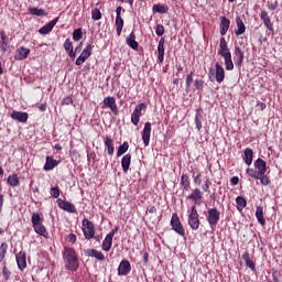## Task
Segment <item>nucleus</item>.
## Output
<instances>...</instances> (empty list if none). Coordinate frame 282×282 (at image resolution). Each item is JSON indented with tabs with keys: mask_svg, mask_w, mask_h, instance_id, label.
<instances>
[{
	"mask_svg": "<svg viewBox=\"0 0 282 282\" xmlns=\"http://www.w3.org/2000/svg\"><path fill=\"white\" fill-rule=\"evenodd\" d=\"M30 56V48L26 47H19L15 52L14 59L15 61H25Z\"/></svg>",
	"mask_w": 282,
	"mask_h": 282,
	"instance_id": "15",
	"label": "nucleus"
},
{
	"mask_svg": "<svg viewBox=\"0 0 282 282\" xmlns=\"http://www.w3.org/2000/svg\"><path fill=\"white\" fill-rule=\"evenodd\" d=\"M280 276H281V271H273L272 272V279H273V282H280Z\"/></svg>",
	"mask_w": 282,
	"mask_h": 282,
	"instance_id": "55",
	"label": "nucleus"
},
{
	"mask_svg": "<svg viewBox=\"0 0 282 282\" xmlns=\"http://www.w3.org/2000/svg\"><path fill=\"white\" fill-rule=\"evenodd\" d=\"M61 164V161L54 160L52 156H46V162L44 164V170L45 171H54L56 169V165Z\"/></svg>",
	"mask_w": 282,
	"mask_h": 282,
	"instance_id": "18",
	"label": "nucleus"
},
{
	"mask_svg": "<svg viewBox=\"0 0 282 282\" xmlns=\"http://www.w3.org/2000/svg\"><path fill=\"white\" fill-rule=\"evenodd\" d=\"M221 217V213L218 212L217 208H210L207 212V221L209 224V228L212 230H215L217 228V225L219 224V219Z\"/></svg>",
	"mask_w": 282,
	"mask_h": 282,
	"instance_id": "5",
	"label": "nucleus"
},
{
	"mask_svg": "<svg viewBox=\"0 0 282 282\" xmlns=\"http://www.w3.org/2000/svg\"><path fill=\"white\" fill-rule=\"evenodd\" d=\"M102 109L108 108L115 116H118V104H116V97H105Z\"/></svg>",
	"mask_w": 282,
	"mask_h": 282,
	"instance_id": "8",
	"label": "nucleus"
},
{
	"mask_svg": "<svg viewBox=\"0 0 282 282\" xmlns=\"http://www.w3.org/2000/svg\"><path fill=\"white\" fill-rule=\"evenodd\" d=\"M228 30H230V20L226 17L220 18V35L226 36Z\"/></svg>",
	"mask_w": 282,
	"mask_h": 282,
	"instance_id": "17",
	"label": "nucleus"
},
{
	"mask_svg": "<svg viewBox=\"0 0 282 282\" xmlns=\"http://www.w3.org/2000/svg\"><path fill=\"white\" fill-rule=\"evenodd\" d=\"M11 118H12L13 120H18V122L25 123V122H28L29 116H28V112L13 111V112L11 113Z\"/></svg>",
	"mask_w": 282,
	"mask_h": 282,
	"instance_id": "22",
	"label": "nucleus"
},
{
	"mask_svg": "<svg viewBox=\"0 0 282 282\" xmlns=\"http://www.w3.org/2000/svg\"><path fill=\"white\" fill-rule=\"evenodd\" d=\"M181 185L183 186V189L191 191V180L188 178V175L183 174L181 176Z\"/></svg>",
	"mask_w": 282,
	"mask_h": 282,
	"instance_id": "38",
	"label": "nucleus"
},
{
	"mask_svg": "<svg viewBox=\"0 0 282 282\" xmlns=\"http://www.w3.org/2000/svg\"><path fill=\"white\" fill-rule=\"evenodd\" d=\"M131 122L132 124H134V127H138V124H140V117L138 115H134V112H132L131 115Z\"/></svg>",
	"mask_w": 282,
	"mask_h": 282,
	"instance_id": "52",
	"label": "nucleus"
},
{
	"mask_svg": "<svg viewBox=\"0 0 282 282\" xmlns=\"http://www.w3.org/2000/svg\"><path fill=\"white\" fill-rule=\"evenodd\" d=\"M152 11L154 14H166L169 12V6L166 4H153Z\"/></svg>",
	"mask_w": 282,
	"mask_h": 282,
	"instance_id": "28",
	"label": "nucleus"
},
{
	"mask_svg": "<svg viewBox=\"0 0 282 282\" xmlns=\"http://www.w3.org/2000/svg\"><path fill=\"white\" fill-rule=\"evenodd\" d=\"M158 61L164 63V37L159 41L158 45Z\"/></svg>",
	"mask_w": 282,
	"mask_h": 282,
	"instance_id": "30",
	"label": "nucleus"
},
{
	"mask_svg": "<svg viewBox=\"0 0 282 282\" xmlns=\"http://www.w3.org/2000/svg\"><path fill=\"white\" fill-rule=\"evenodd\" d=\"M83 39V29H75L73 32V41H80Z\"/></svg>",
	"mask_w": 282,
	"mask_h": 282,
	"instance_id": "48",
	"label": "nucleus"
},
{
	"mask_svg": "<svg viewBox=\"0 0 282 282\" xmlns=\"http://www.w3.org/2000/svg\"><path fill=\"white\" fill-rule=\"evenodd\" d=\"M230 184L231 186H237V184H239V178L237 176H232L230 178Z\"/></svg>",
	"mask_w": 282,
	"mask_h": 282,
	"instance_id": "62",
	"label": "nucleus"
},
{
	"mask_svg": "<svg viewBox=\"0 0 282 282\" xmlns=\"http://www.w3.org/2000/svg\"><path fill=\"white\" fill-rule=\"evenodd\" d=\"M121 166L123 173H127L129 171V166H131V153H127L121 159Z\"/></svg>",
	"mask_w": 282,
	"mask_h": 282,
	"instance_id": "26",
	"label": "nucleus"
},
{
	"mask_svg": "<svg viewBox=\"0 0 282 282\" xmlns=\"http://www.w3.org/2000/svg\"><path fill=\"white\" fill-rule=\"evenodd\" d=\"M30 14H33V17H45V10L39 9V8H30L29 9Z\"/></svg>",
	"mask_w": 282,
	"mask_h": 282,
	"instance_id": "41",
	"label": "nucleus"
},
{
	"mask_svg": "<svg viewBox=\"0 0 282 282\" xmlns=\"http://www.w3.org/2000/svg\"><path fill=\"white\" fill-rule=\"evenodd\" d=\"M260 19L261 21H263V24L265 25L267 29L270 30V32H272V30H274L272 21L270 20V15L268 14V11H262L260 14Z\"/></svg>",
	"mask_w": 282,
	"mask_h": 282,
	"instance_id": "19",
	"label": "nucleus"
},
{
	"mask_svg": "<svg viewBox=\"0 0 282 282\" xmlns=\"http://www.w3.org/2000/svg\"><path fill=\"white\" fill-rule=\"evenodd\" d=\"M256 218L260 226H265V218L263 217V208L261 206L256 208Z\"/></svg>",
	"mask_w": 282,
	"mask_h": 282,
	"instance_id": "34",
	"label": "nucleus"
},
{
	"mask_svg": "<svg viewBox=\"0 0 282 282\" xmlns=\"http://www.w3.org/2000/svg\"><path fill=\"white\" fill-rule=\"evenodd\" d=\"M15 260H17L19 270H21V272H23L28 268V260L25 258V251H20L15 256Z\"/></svg>",
	"mask_w": 282,
	"mask_h": 282,
	"instance_id": "13",
	"label": "nucleus"
},
{
	"mask_svg": "<svg viewBox=\"0 0 282 282\" xmlns=\"http://www.w3.org/2000/svg\"><path fill=\"white\" fill-rule=\"evenodd\" d=\"M141 135L144 147H149L151 142V122H145Z\"/></svg>",
	"mask_w": 282,
	"mask_h": 282,
	"instance_id": "11",
	"label": "nucleus"
},
{
	"mask_svg": "<svg viewBox=\"0 0 282 282\" xmlns=\"http://www.w3.org/2000/svg\"><path fill=\"white\" fill-rule=\"evenodd\" d=\"M242 259H243L245 263H246L247 261H250V253H249L248 251H245V252L242 253Z\"/></svg>",
	"mask_w": 282,
	"mask_h": 282,
	"instance_id": "63",
	"label": "nucleus"
},
{
	"mask_svg": "<svg viewBox=\"0 0 282 282\" xmlns=\"http://www.w3.org/2000/svg\"><path fill=\"white\" fill-rule=\"evenodd\" d=\"M236 65L241 67L243 65V51L239 46H235Z\"/></svg>",
	"mask_w": 282,
	"mask_h": 282,
	"instance_id": "25",
	"label": "nucleus"
},
{
	"mask_svg": "<svg viewBox=\"0 0 282 282\" xmlns=\"http://www.w3.org/2000/svg\"><path fill=\"white\" fill-rule=\"evenodd\" d=\"M216 72L215 69L210 68L208 72V78L213 83L215 80Z\"/></svg>",
	"mask_w": 282,
	"mask_h": 282,
	"instance_id": "59",
	"label": "nucleus"
},
{
	"mask_svg": "<svg viewBox=\"0 0 282 282\" xmlns=\"http://www.w3.org/2000/svg\"><path fill=\"white\" fill-rule=\"evenodd\" d=\"M142 109H147V104L142 102V104L137 105L132 113H134L135 116L141 118Z\"/></svg>",
	"mask_w": 282,
	"mask_h": 282,
	"instance_id": "44",
	"label": "nucleus"
},
{
	"mask_svg": "<svg viewBox=\"0 0 282 282\" xmlns=\"http://www.w3.org/2000/svg\"><path fill=\"white\" fill-rule=\"evenodd\" d=\"M6 254H8V243L2 242L0 245V263L6 259Z\"/></svg>",
	"mask_w": 282,
	"mask_h": 282,
	"instance_id": "42",
	"label": "nucleus"
},
{
	"mask_svg": "<svg viewBox=\"0 0 282 282\" xmlns=\"http://www.w3.org/2000/svg\"><path fill=\"white\" fill-rule=\"evenodd\" d=\"M91 50H94V46L91 44H88L83 51H82V56L85 58H89L91 56Z\"/></svg>",
	"mask_w": 282,
	"mask_h": 282,
	"instance_id": "45",
	"label": "nucleus"
},
{
	"mask_svg": "<svg viewBox=\"0 0 282 282\" xmlns=\"http://www.w3.org/2000/svg\"><path fill=\"white\" fill-rule=\"evenodd\" d=\"M228 53H230V50H228V42H226V37H221L218 54L224 56V54Z\"/></svg>",
	"mask_w": 282,
	"mask_h": 282,
	"instance_id": "33",
	"label": "nucleus"
},
{
	"mask_svg": "<svg viewBox=\"0 0 282 282\" xmlns=\"http://www.w3.org/2000/svg\"><path fill=\"white\" fill-rule=\"evenodd\" d=\"M155 34L158 36H164V25L158 24L155 28Z\"/></svg>",
	"mask_w": 282,
	"mask_h": 282,
	"instance_id": "51",
	"label": "nucleus"
},
{
	"mask_svg": "<svg viewBox=\"0 0 282 282\" xmlns=\"http://www.w3.org/2000/svg\"><path fill=\"white\" fill-rule=\"evenodd\" d=\"M223 58H225V67L228 72H232L235 69V64L232 63V54L224 53Z\"/></svg>",
	"mask_w": 282,
	"mask_h": 282,
	"instance_id": "24",
	"label": "nucleus"
},
{
	"mask_svg": "<svg viewBox=\"0 0 282 282\" xmlns=\"http://www.w3.org/2000/svg\"><path fill=\"white\" fill-rule=\"evenodd\" d=\"M2 276L6 281H8V279H10V270H8V267L2 268Z\"/></svg>",
	"mask_w": 282,
	"mask_h": 282,
	"instance_id": "54",
	"label": "nucleus"
},
{
	"mask_svg": "<svg viewBox=\"0 0 282 282\" xmlns=\"http://www.w3.org/2000/svg\"><path fill=\"white\" fill-rule=\"evenodd\" d=\"M69 243H76V235L69 234L67 237Z\"/></svg>",
	"mask_w": 282,
	"mask_h": 282,
	"instance_id": "61",
	"label": "nucleus"
},
{
	"mask_svg": "<svg viewBox=\"0 0 282 282\" xmlns=\"http://www.w3.org/2000/svg\"><path fill=\"white\" fill-rule=\"evenodd\" d=\"M88 257H94L95 259H97V261H105V254L96 249L89 250Z\"/></svg>",
	"mask_w": 282,
	"mask_h": 282,
	"instance_id": "36",
	"label": "nucleus"
},
{
	"mask_svg": "<svg viewBox=\"0 0 282 282\" xmlns=\"http://www.w3.org/2000/svg\"><path fill=\"white\" fill-rule=\"evenodd\" d=\"M188 226L192 230H199V214L197 213V207L192 206L188 215Z\"/></svg>",
	"mask_w": 282,
	"mask_h": 282,
	"instance_id": "6",
	"label": "nucleus"
},
{
	"mask_svg": "<svg viewBox=\"0 0 282 282\" xmlns=\"http://www.w3.org/2000/svg\"><path fill=\"white\" fill-rule=\"evenodd\" d=\"M246 267H247V268H250V270H251L252 272H257V267H256V264H254V262H253L252 260H247Z\"/></svg>",
	"mask_w": 282,
	"mask_h": 282,
	"instance_id": "53",
	"label": "nucleus"
},
{
	"mask_svg": "<svg viewBox=\"0 0 282 282\" xmlns=\"http://www.w3.org/2000/svg\"><path fill=\"white\" fill-rule=\"evenodd\" d=\"M193 84V72L186 77V91H191V85Z\"/></svg>",
	"mask_w": 282,
	"mask_h": 282,
	"instance_id": "49",
	"label": "nucleus"
},
{
	"mask_svg": "<svg viewBox=\"0 0 282 282\" xmlns=\"http://www.w3.org/2000/svg\"><path fill=\"white\" fill-rule=\"evenodd\" d=\"M51 195H52L55 199H58V197L61 196V188H58V186L52 187V188H51Z\"/></svg>",
	"mask_w": 282,
	"mask_h": 282,
	"instance_id": "50",
	"label": "nucleus"
},
{
	"mask_svg": "<svg viewBox=\"0 0 282 282\" xmlns=\"http://www.w3.org/2000/svg\"><path fill=\"white\" fill-rule=\"evenodd\" d=\"M63 259L66 270H70V272H76L80 267L78 254H76V250H74V248H64Z\"/></svg>",
	"mask_w": 282,
	"mask_h": 282,
	"instance_id": "1",
	"label": "nucleus"
},
{
	"mask_svg": "<svg viewBox=\"0 0 282 282\" xmlns=\"http://www.w3.org/2000/svg\"><path fill=\"white\" fill-rule=\"evenodd\" d=\"M129 272H131V262H129V260H122L118 267V275L127 276Z\"/></svg>",
	"mask_w": 282,
	"mask_h": 282,
	"instance_id": "10",
	"label": "nucleus"
},
{
	"mask_svg": "<svg viewBox=\"0 0 282 282\" xmlns=\"http://www.w3.org/2000/svg\"><path fill=\"white\" fill-rule=\"evenodd\" d=\"M253 164L259 175H265V172L268 171V163L263 159L256 160Z\"/></svg>",
	"mask_w": 282,
	"mask_h": 282,
	"instance_id": "14",
	"label": "nucleus"
},
{
	"mask_svg": "<svg viewBox=\"0 0 282 282\" xmlns=\"http://www.w3.org/2000/svg\"><path fill=\"white\" fill-rule=\"evenodd\" d=\"M129 151V142L124 141L117 150V158L124 155Z\"/></svg>",
	"mask_w": 282,
	"mask_h": 282,
	"instance_id": "40",
	"label": "nucleus"
},
{
	"mask_svg": "<svg viewBox=\"0 0 282 282\" xmlns=\"http://www.w3.org/2000/svg\"><path fill=\"white\" fill-rule=\"evenodd\" d=\"M203 116H202V108H198L196 110V116H195V124H196V129L197 131H202V120H203Z\"/></svg>",
	"mask_w": 282,
	"mask_h": 282,
	"instance_id": "37",
	"label": "nucleus"
},
{
	"mask_svg": "<svg viewBox=\"0 0 282 282\" xmlns=\"http://www.w3.org/2000/svg\"><path fill=\"white\" fill-rule=\"evenodd\" d=\"M104 144L107 148L108 155H113L116 151V149L113 148V139H111V137L109 135H106Z\"/></svg>",
	"mask_w": 282,
	"mask_h": 282,
	"instance_id": "27",
	"label": "nucleus"
},
{
	"mask_svg": "<svg viewBox=\"0 0 282 282\" xmlns=\"http://www.w3.org/2000/svg\"><path fill=\"white\" fill-rule=\"evenodd\" d=\"M116 28H117V35L120 36L122 34V28H124V20L122 17L116 18Z\"/></svg>",
	"mask_w": 282,
	"mask_h": 282,
	"instance_id": "39",
	"label": "nucleus"
},
{
	"mask_svg": "<svg viewBox=\"0 0 282 282\" xmlns=\"http://www.w3.org/2000/svg\"><path fill=\"white\" fill-rule=\"evenodd\" d=\"M85 61H87V57L79 55L75 62V65H83V63H85Z\"/></svg>",
	"mask_w": 282,
	"mask_h": 282,
	"instance_id": "57",
	"label": "nucleus"
},
{
	"mask_svg": "<svg viewBox=\"0 0 282 282\" xmlns=\"http://www.w3.org/2000/svg\"><path fill=\"white\" fill-rule=\"evenodd\" d=\"M73 102H74V99H72V97H65L62 100V105H73Z\"/></svg>",
	"mask_w": 282,
	"mask_h": 282,
	"instance_id": "60",
	"label": "nucleus"
},
{
	"mask_svg": "<svg viewBox=\"0 0 282 282\" xmlns=\"http://www.w3.org/2000/svg\"><path fill=\"white\" fill-rule=\"evenodd\" d=\"M236 204H237V210H239V213H241V210H243V208H246V206H248V200H246V197H243V196H238L236 198Z\"/></svg>",
	"mask_w": 282,
	"mask_h": 282,
	"instance_id": "35",
	"label": "nucleus"
},
{
	"mask_svg": "<svg viewBox=\"0 0 282 282\" xmlns=\"http://www.w3.org/2000/svg\"><path fill=\"white\" fill-rule=\"evenodd\" d=\"M236 25L238 30L236 31V36H241V34L246 33V24L243 23V20H241L239 17L236 18Z\"/></svg>",
	"mask_w": 282,
	"mask_h": 282,
	"instance_id": "31",
	"label": "nucleus"
},
{
	"mask_svg": "<svg viewBox=\"0 0 282 282\" xmlns=\"http://www.w3.org/2000/svg\"><path fill=\"white\" fill-rule=\"evenodd\" d=\"M57 206L58 208H61L62 210H65V213H70V214H76L77 210H76V206L70 203V202H67L63 198H57Z\"/></svg>",
	"mask_w": 282,
	"mask_h": 282,
	"instance_id": "7",
	"label": "nucleus"
},
{
	"mask_svg": "<svg viewBox=\"0 0 282 282\" xmlns=\"http://www.w3.org/2000/svg\"><path fill=\"white\" fill-rule=\"evenodd\" d=\"M210 180H206L205 181V184L202 186V188H203V191L205 192V193H208V189L210 188Z\"/></svg>",
	"mask_w": 282,
	"mask_h": 282,
	"instance_id": "58",
	"label": "nucleus"
},
{
	"mask_svg": "<svg viewBox=\"0 0 282 282\" xmlns=\"http://www.w3.org/2000/svg\"><path fill=\"white\" fill-rule=\"evenodd\" d=\"M258 180H260V183L262 184V186H269L270 184V176L265 174H259Z\"/></svg>",
	"mask_w": 282,
	"mask_h": 282,
	"instance_id": "47",
	"label": "nucleus"
},
{
	"mask_svg": "<svg viewBox=\"0 0 282 282\" xmlns=\"http://www.w3.org/2000/svg\"><path fill=\"white\" fill-rule=\"evenodd\" d=\"M82 226L85 239H87L88 241L91 239L98 240V237H96V226H94V223H91L87 218H84L82 221Z\"/></svg>",
	"mask_w": 282,
	"mask_h": 282,
	"instance_id": "3",
	"label": "nucleus"
},
{
	"mask_svg": "<svg viewBox=\"0 0 282 282\" xmlns=\"http://www.w3.org/2000/svg\"><path fill=\"white\" fill-rule=\"evenodd\" d=\"M7 184H9V186H12V188H17V186H19L20 184L19 175L17 173L9 175L7 178Z\"/></svg>",
	"mask_w": 282,
	"mask_h": 282,
	"instance_id": "32",
	"label": "nucleus"
},
{
	"mask_svg": "<svg viewBox=\"0 0 282 282\" xmlns=\"http://www.w3.org/2000/svg\"><path fill=\"white\" fill-rule=\"evenodd\" d=\"M126 43L134 51H138V47H140V44L135 41V33L133 31L130 33L129 37H127Z\"/></svg>",
	"mask_w": 282,
	"mask_h": 282,
	"instance_id": "20",
	"label": "nucleus"
},
{
	"mask_svg": "<svg viewBox=\"0 0 282 282\" xmlns=\"http://www.w3.org/2000/svg\"><path fill=\"white\" fill-rule=\"evenodd\" d=\"M58 23V18L53 19L51 22L42 26L39 32L43 35L50 34L54 30L55 25Z\"/></svg>",
	"mask_w": 282,
	"mask_h": 282,
	"instance_id": "16",
	"label": "nucleus"
},
{
	"mask_svg": "<svg viewBox=\"0 0 282 282\" xmlns=\"http://www.w3.org/2000/svg\"><path fill=\"white\" fill-rule=\"evenodd\" d=\"M148 213H150V215H155V213H158V208L155 206H152L148 208Z\"/></svg>",
	"mask_w": 282,
	"mask_h": 282,
	"instance_id": "64",
	"label": "nucleus"
},
{
	"mask_svg": "<svg viewBox=\"0 0 282 282\" xmlns=\"http://www.w3.org/2000/svg\"><path fill=\"white\" fill-rule=\"evenodd\" d=\"M91 19L93 21H100V19H102V12H100V9L95 8L91 10Z\"/></svg>",
	"mask_w": 282,
	"mask_h": 282,
	"instance_id": "43",
	"label": "nucleus"
},
{
	"mask_svg": "<svg viewBox=\"0 0 282 282\" xmlns=\"http://www.w3.org/2000/svg\"><path fill=\"white\" fill-rule=\"evenodd\" d=\"M216 67V75H215V80L221 85V83L225 80L226 78V70L224 69V66H221V64H219V62H217L215 64Z\"/></svg>",
	"mask_w": 282,
	"mask_h": 282,
	"instance_id": "12",
	"label": "nucleus"
},
{
	"mask_svg": "<svg viewBox=\"0 0 282 282\" xmlns=\"http://www.w3.org/2000/svg\"><path fill=\"white\" fill-rule=\"evenodd\" d=\"M246 173L249 177H252L253 180H259V172L257 170L248 167L246 170Z\"/></svg>",
	"mask_w": 282,
	"mask_h": 282,
	"instance_id": "46",
	"label": "nucleus"
},
{
	"mask_svg": "<svg viewBox=\"0 0 282 282\" xmlns=\"http://www.w3.org/2000/svg\"><path fill=\"white\" fill-rule=\"evenodd\" d=\"M196 89H202L204 87V80L203 79H195L194 82Z\"/></svg>",
	"mask_w": 282,
	"mask_h": 282,
	"instance_id": "56",
	"label": "nucleus"
},
{
	"mask_svg": "<svg viewBox=\"0 0 282 282\" xmlns=\"http://www.w3.org/2000/svg\"><path fill=\"white\" fill-rule=\"evenodd\" d=\"M64 48L70 58H76V52H74V44L72 43V40L69 39L65 40Z\"/></svg>",
	"mask_w": 282,
	"mask_h": 282,
	"instance_id": "21",
	"label": "nucleus"
},
{
	"mask_svg": "<svg viewBox=\"0 0 282 282\" xmlns=\"http://www.w3.org/2000/svg\"><path fill=\"white\" fill-rule=\"evenodd\" d=\"M187 199H192L197 206H202V199H204V192L199 188L193 189V192L187 196Z\"/></svg>",
	"mask_w": 282,
	"mask_h": 282,
	"instance_id": "9",
	"label": "nucleus"
},
{
	"mask_svg": "<svg viewBox=\"0 0 282 282\" xmlns=\"http://www.w3.org/2000/svg\"><path fill=\"white\" fill-rule=\"evenodd\" d=\"M253 158H254V151H252V149L250 148L245 149V154L242 156V160L245 164H247V166H250V164H252Z\"/></svg>",
	"mask_w": 282,
	"mask_h": 282,
	"instance_id": "23",
	"label": "nucleus"
},
{
	"mask_svg": "<svg viewBox=\"0 0 282 282\" xmlns=\"http://www.w3.org/2000/svg\"><path fill=\"white\" fill-rule=\"evenodd\" d=\"M31 223L33 226V230L36 232V235H40L41 237L47 239L50 234H47V229L45 228V225H43V218H41V214L33 213L31 216Z\"/></svg>",
	"mask_w": 282,
	"mask_h": 282,
	"instance_id": "2",
	"label": "nucleus"
},
{
	"mask_svg": "<svg viewBox=\"0 0 282 282\" xmlns=\"http://www.w3.org/2000/svg\"><path fill=\"white\" fill-rule=\"evenodd\" d=\"M111 246H113V238H111V236H106L101 243V250L109 252L111 250Z\"/></svg>",
	"mask_w": 282,
	"mask_h": 282,
	"instance_id": "29",
	"label": "nucleus"
},
{
	"mask_svg": "<svg viewBox=\"0 0 282 282\" xmlns=\"http://www.w3.org/2000/svg\"><path fill=\"white\" fill-rule=\"evenodd\" d=\"M171 226L172 230L176 232L180 237L186 236V229H184V225H182V221L180 220V216H177V213H174L171 218Z\"/></svg>",
	"mask_w": 282,
	"mask_h": 282,
	"instance_id": "4",
	"label": "nucleus"
}]
</instances>
